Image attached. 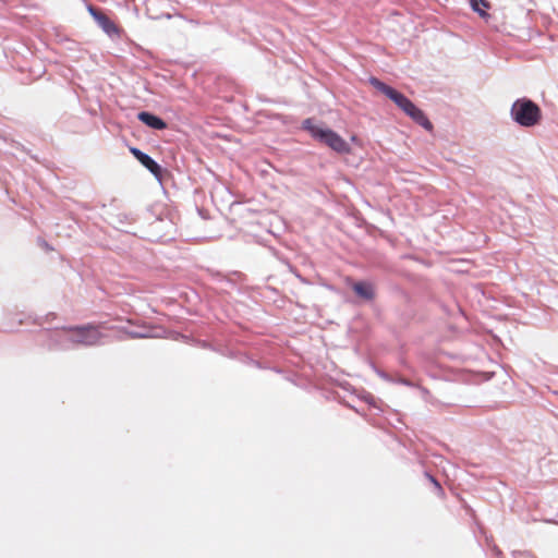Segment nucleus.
<instances>
[{"label": "nucleus", "mask_w": 558, "mask_h": 558, "mask_svg": "<svg viewBox=\"0 0 558 558\" xmlns=\"http://www.w3.org/2000/svg\"><path fill=\"white\" fill-rule=\"evenodd\" d=\"M369 83L380 93L386 95L392 100L407 116H409L415 123L423 126L425 130L430 131L433 129L432 122L425 116V113L417 108L408 97L400 92L388 86L376 77H372Z\"/></svg>", "instance_id": "1"}, {"label": "nucleus", "mask_w": 558, "mask_h": 558, "mask_svg": "<svg viewBox=\"0 0 558 558\" xmlns=\"http://www.w3.org/2000/svg\"><path fill=\"white\" fill-rule=\"evenodd\" d=\"M102 325L86 324L63 328L68 332V340L75 345L93 347L101 342Z\"/></svg>", "instance_id": "2"}, {"label": "nucleus", "mask_w": 558, "mask_h": 558, "mask_svg": "<svg viewBox=\"0 0 558 558\" xmlns=\"http://www.w3.org/2000/svg\"><path fill=\"white\" fill-rule=\"evenodd\" d=\"M510 114L518 124L525 128L536 125L542 117L539 107L527 98L517 99L512 104Z\"/></svg>", "instance_id": "3"}, {"label": "nucleus", "mask_w": 558, "mask_h": 558, "mask_svg": "<svg viewBox=\"0 0 558 558\" xmlns=\"http://www.w3.org/2000/svg\"><path fill=\"white\" fill-rule=\"evenodd\" d=\"M304 129L307 130L314 138L320 141L339 154H349L351 150L349 144L339 134L330 129H324L313 124L310 119L304 121Z\"/></svg>", "instance_id": "4"}, {"label": "nucleus", "mask_w": 558, "mask_h": 558, "mask_svg": "<svg viewBox=\"0 0 558 558\" xmlns=\"http://www.w3.org/2000/svg\"><path fill=\"white\" fill-rule=\"evenodd\" d=\"M89 12L93 17L97 21L99 26L106 32L108 35H118L120 29L105 13L99 10L89 7Z\"/></svg>", "instance_id": "5"}, {"label": "nucleus", "mask_w": 558, "mask_h": 558, "mask_svg": "<svg viewBox=\"0 0 558 558\" xmlns=\"http://www.w3.org/2000/svg\"><path fill=\"white\" fill-rule=\"evenodd\" d=\"M132 155L145 167L147 168L154 175L158 177L161 173V167L151 159L147 154L143 153L138 148L132 147L130 149Z\"/></svg>", "instance_id": "6"}, {"label": "nucleus", "mask_w": 558, "mask_h": 558, "mask_svg": "<svg viewBox=\"0 0 558 558\" xmlns=\"http://www.w3.org/2000/svg\"><path fill=\"white\" fill-rule=\"evenodd\" d=\"M137 118L141 122H143L151 129L163 130L167 128V124L162 119L149 112L142 111L138 113Z\"/></svg>", "instance_id": "7"}, {"label": "nucleus", "mask_w": 558, "mask_h": 558, "mask_svg": "<svg viewBox=\"0 0 558 558\" xmlns=\"http://www.w3.org/2000/svg\"><path fill=\"white\" fill-rule=\"evenodd\" d=\"M353 290L359 296H361L365 300L374 299V288L371 283L356 282L353 286Z\"/></svg>", "instance_id": "8"}, {"label": "nucleus", "mask_w": 558, "mask_h": 558, "mask_svg": "<svg viewBox=\"0 0 558 558\" xmlns=\"http://www.w3.org/2000/svg\"><path fill=\"white\" fill-rule=\"evenodd\" d=\"M471 7L482 17H487L488 16L486 11L480 8V7H483L485 9H489L490 4H489V2L487 0H471Z\"/></svg>", "instance_id": "9"}, {"label": "nucleus", "mask_w": 558, "mask_h": 558, "mask_svg": "<svg viewBox=\"0 0 558 558\" xmlns=\"http://www.w3.org/2000/svg\"><path fill=\"white\" fill-rule=\"evenodd\" d=\"M427 477L428 480L434 484L436 490L439 493V494H444V489L442 487L440 486V484L429 474H427Z\"/></svg>", "instance_id": "10"}]
</instances>
